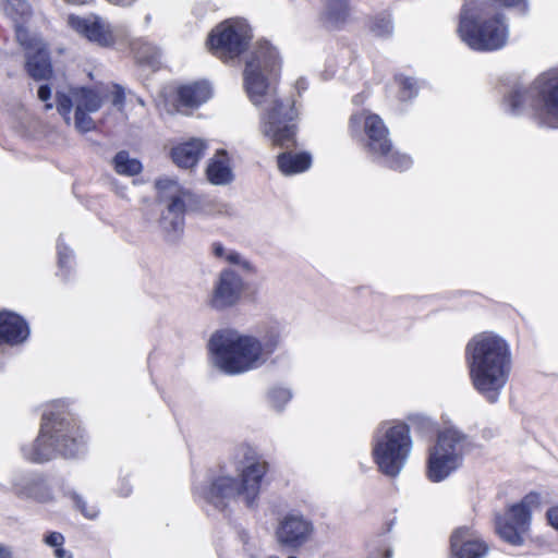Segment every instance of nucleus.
Returning <instances> with one entry per match:
<instances>
[{
	"mask_svg": "<svg viewBox=\"0 0 558 558\" xmlns=\"http://www.w3.org/2000/svg\"><path fill=\"white\" fill-rule=\"evenodd\" d=\"M281 66L276 47L267 40L256 41L245 58L244 86L251 102L260 111V131L274 144L284 148L295 145L298 118L295 100L280 95L270 77Z\"/></svg>",
	"mask_w": 558,
	"mask_h": 558,
	"instance_id": "1",
	"label": "nucleus"
},
{
	"mask_svg": "<svg viewBox=\"0 0 558 558\" xmlns=\"http://www.w3.org/2000/svg\"><path fill=\"white\" fill-rule=\"evenodd\" d=\"M465 362L473 388L488 402L498 401L511 372L507 341L494 332H480L466 343Z\"/></svg>",
	"mask_w": 558,
	"mask_h": 558,
	"instance_id": "2",
	"label": "nucleus"
},
{
	"mask_svg": "<svg viewBox=\"0 0 558 558\" xmlns=\"http://www.w3.org/2000/svg\"><path fill=\"white\" fill-rule=\"evenodd\" d=\"M213 364L228 375H238L260 367L263 362L259 339L236 330L215 333L209 342Z\"/></svg>",
	"mask_w": 558,
	"mask_h": 558,
	"instance_id": "3",
	"label": "nucleus"
},
{
	"mask_svg": "<svg viewBox=\"0 0 558 558\" xmlns=\"http://www.w3.org/2000/svg\"><path fill=\"white\" fill-rule=\"evenodd\" d=\"M412 449L410 426L402 422H385L377 429L372 454L378 470L395 477L407 464Z\"/></svg>",
	"mask_w": 558,
	"mask_h": 558,
	"instance_id": "4",
	"label": "nucleus"
},
{
	"mask_svg": "<svg viewBox=\"0 0 558 558\" xmlns=\"http://www.w3.org/2000/svg\"><path fill=\"white\" fill-rule=\"evenodd\" d=\"M509 104L513 113L531 108L541 120L558 126V69L542 73L530 88H515Z\"/></svg>",
	"mask_w": 558,
	"mask_h": 558,
	"instance_id": "5",
	"label": "nucleus"
},
{
	"mask_svg": "<svg viewBox=\"0 0 558 558\" xmlns=\"http://www.w3.org/2000/svg\"><path fill=\"white\" fill-rule=\"evenodd\" d=\"M102 106L98 92L87 87L66 86L56 92V108L66 124L73 122L81 132H90L96 128L92 114Z\"/></svg>",
	"mask_w": 558,
	"mask_h": 558,
	"instance_id": "6",
	"label": "nucleus"
},
{
	"mask_svg": "<svg viewBox=\"0 0 558 558\" xmlns=\"http://www.w3.org/2000/svg\"><path fill=\"white\" fill-rule=\"evenodd\" d=\"M49 440L58 442L59 451L66 457H73L78 452V442L72 437L70 423L60 415H53L52 417L45 415L37 439L29 446L22 448L24 457L38 463L52 459L56 449L51 444H48Z\"/></svg>",
	"mask_w": 558,
	"mask_h": 558,
	"instance_id": "7",
	"label": "nucleus"
},
{
	"mask_svg": "<svg viewBox=\"0 0 558 558\" xmlns=\"http://www.w3.org/2000/svg\"><path fill=\"white\" fill-rule=\"evenodd\" d=\"M459 33L470 48L483 51L500 49L509 38V28L501 14L488 17L465 12L461 17Z\"/></svg>",
	"mask_w": 558,
	"mask_h": 558,
	"instance_id": "8",
	"label": "nucleus"
},
{
	"mask_svg": "<svg viewBox=\"0 0 558 558\" xmlns=\"http://www.w3.org/2000/svg\"><path fill=\"white\" fill-rule=\"evenodd\" d=\"M465 436L454 427H448L438 435L429 449L426 475L434 483L446 480L462 462Z\"/></svg>",
	"mask_w": 558,
	"mask_h": 558,
	"instance_id": "9",
	"label": "nucleus"
},
{
	"mask_svg": "<svg viewBox=\"0 0 558 558\" xmlns=\"http://www.w3.org/2000/svg\"><path fill=\"white\" fill-rule=\"evenodd\" d=\"M252 37V29L246 21L231 19L218 24L209 33L206 45L214 56L228 61L245 51Z\"/></svg>",
	"mask_w": 558,
	"mask_h": 558,
	"instance_id": "10",
	"label": "nucleus"
},
{
	"mask_svg": "<svg viewBox=\"0 0 558 558\" xmlns=\"http://www.w3.org/2000/svg\"><path fill=\"white\" fill-rule=\"evenodd\" d=\"M159 198L167 203V210L160 219V227L168 242H177L184 230L183 213L186 193L177 181L162 178L156 181Z\"/></svg>",
	"mask_w": 558,
	"mask_h": 558,
	"instance_id": "11",
	"label": "nucleus"
},
{
	"mask_svg": "<svg viewBox=\"0 0 558 558\" xmlns=\"http://www.w3.org/2000/svg\"><path fill=\"white\" fill-rule=\"evenodd\" d=\"M541 505L537 493L527 494L521 501L510 506L496 521V531L507 543L519 546L530 529L531 512Z\"/></svg>",
	"mask_w": 558,
	"mask_h": 558,
	"instance_id": "12",
	"label": "nucleus"
},
{
	"mask_svg": "<svg viewBox=\"0 0 558 558\" xmlns=\"http://www.w3.org/2000/svg\"><path fill=\"white\" fill-rule=\"evenodd\" d=\"M244 292V283L240 276L232 270H223L216 280L208 304L218 311L236 305Z\"/></svg>",
	"mask_w": 558,
	"mask_h": 558,
	"instance_id": "13",
	"label": "nucleus"
},
{
	"mask_svg": "<svg viewBox=\"0 0 558 558\" xmlns=\"http://www.w3.org/2000/svg\"><path fill=\"white\" fill-rule=\"evenodd\" d=\"M68 24L78 35L99 46H109L114 43L113 29L107 21L99 16L80 17L70 15Z\"/></svg>",
	"mask_w": 558,
	"mask_h": 558,
	"instance_id": "14",
	"label": "nucleus"
},
{
	"mask_svg": "<svg viewBox=\"0 0 558 558\" xmlns=\"http://www.w3.org/2000/svg\"><path fill=\"white\" fill-rule=\"evenodd\" d=\"M451 555L454 558H483L488 553V545L480 534L470 527H458L450 537Z\"/></svg>",
	"mask_w": 558,
	"mask_h": 558,
	"instance_id": "15",
	"label": "nucleus"
},
{
	"mask_svg": "<svg viewBox=\"0 0 558 558\" xmlns=\"http://www.w3.org/2000/svg\"><path fill=\"white\" fill-rule=\"evenodd\" d=\"M312 532V524L303 517L289 515L280 521L276 538L280 546L295 549L308 541Z\"/></svg>",
	"mask_w": 558,
	"mask_h": 558,
	"instance_id": "16",
	"label": "nucleus"
},
{
	"mask_svg": "<svg viewBox=\"0 0 558 558\" xmlns=\"http://www.w3.org/2000/svg\"><path fill=\"white\" fill-rule=\"evenodd\" d=\"M352 122H363L368 138L367 146L373 154L386 155L390 151L391 142L388 138V130L379 116L362 112L354 116Z\"/></svg>",
	"mask_w": 558,
	"mask_h": 558,
	"instance_id": "17",
	"label": "nucleus"
},
{
	"mask_svg": "<svg viewBox=\"0 0 558 558\" xmlns=\"http://www.w3.org/2000/svg\"><path fill=\"white\" fill-rule=\"evenodd\" d=\"M21 46L26 53V70L28 74L35 80L48 78L52 70L43 39L33 34L26 38V44Z\"/></svg>",
	"mask_w": 558,
	"mask_h": 558,
	"instance_id": "18",
	"label": "nucleus"
},
{
	"mask_svg": "<svg viewBox=\"0 0 558 558\" xmlns=\"http://www.w3.org/2000/svg\"><path fill=\"white\" fill-rule=\"evenodd\" d=\"M267 472V463L259 458L246 459L241 470V487L243 499L247 506H252L258 496L260 481Z\"/></svg>",
	"mask_w": 558,
	"mask_h": 558,
	"instance_id": "19",
	"label": "nucleus"
},
{
	"mask_svg": "<svg viewBox=\"0 0 558 558\" xmlns=\"http://www.w3.org/2000/svg\"><path fill=\"white\" fill-rule=\"evenodd\" d=\"M2 10L14 23L16 40L20 45H25L26 38L33 35V33L25 27V24L32 15L28 2L26 0H3Z\"/></svg>",
	"mask_w": 558,
	"mask_h": 558,
	"instance_id": "20",
	"label": "nucleus"
},
{
	"mask_svg": "<svg viewBox=\"0 0 558 558\" xmlns=\"http://www.w3.org/2000/svg\"><path fill=\"white\" fill-rule=\"evenodd\" d=\"M319 16L326 27L341 28L350 21L351 5L349 0H323Z\"/></svg>",
	"mask_w": 558,
	"mask_h": 558,
	"instance_id": "21",
	"label": "nucleus"
},
{
	"mask_svg": "<svg viewBox=\"0 0 558 558\" xmlns=\"http://www.w3.org/2000/svg\"><path fill=\"white\" fill-rule=\"evenodd\" d=\"M206 147L205 141L191 138L175 145L171 150V158L181 168H192L198 163Z\"/></svg>",
	"mask_w": 558,
	"mask_h": 558,
	"instance_id": "22",
	"label": "nucleus"
},
{
	"mask_svg": "<svg viewBox=\"0 0 558 558\" xmlns=\"http://www.w3.org/2000/svg\"><path fill=\"white\" fill-rule=\"evenodd\" d=\"M28 336V327L19 315L11 312L0 313V343L16 344Z\"/></svg>",
	"mask_w": 558,
	"mask_h": 558,
	"instance_id": "23",
	"label": "nucleus"
},
{
	"mask_svg": "<svg viewBox=\"0 0 558 558\" xmlns=\"http://www.w3.org/2000/svg\"><path fill=\"white\" fill-rule=\"evenodd\" d=\"M210 96L211 89L207 83L182 86L178 89V111L187 114L190 110L207 101Z\"/></svg>",
	"mask_w": 558,
	"mask_h": 558,
	"instance_id": "24",
	"label": "nucleus"
},
{
	"mask_svg": "<svg viewBox=\"0 0 558 558\" xmlns=\"http://www.w3.org/2000/svg\"><path fill=\"white\" fill-rule=\"evenodd\" d=\"M206 173L208 181L215 185L228 184L233 180L230 159L225 149L217 150L209 159Z\"/></svg>",
	"mask_w": 558,
	"mask_h": 558,
	"instance_id": "25",
	"label": "nucleus"
},
{
	"mask_svg": "<svg viewBox=\"0 0 558 558\" xmlns=\"http://www.w3.org/2000/svg\"><path fill=\"white\" fill-rule=\"evenodd\" d=\"M277 165L282 174L293 175L310 169L312 156L308 153H282L277 158Z\"/></svg>",
	"mask_w": 558,
	"mask_h": 558,
	"instance_id": "26",
	"label": "nucleus"
},
{
	"mask_svg": "<svg viewBox=\"0 0 558 558\" xmlns=\"http://www.w3.org/2000/svg\"><path fill=\"white\" fill-rule=\"evenodd\" d=\"M210 499L214 502H217L218 499H232L235 497H242V487L241 483H238L231 476H220L218 477L211 485L210 488Z\"/></svg>",
	"mask_w": 558,
	"mask_h": 558,
	"instance_id": "27",
	"label": "nucleus"
},
{
	"mask_svg": "<svg viewBox=\"0 0 558 558\" xmlns=\"http://www.w3.org/2000/svg\"><path fill=\"white\" fill-rule=\"evenodd\" d=\"M17 495L25 498H34L39 501H47L49 493L40 478L21 477L15 484Z\"/></svg>",
	"mask_w": 558,
	"mask_h": 558,
	"instance_id": "28",
	"label": "nucleus"
},
{
	"mask_svg": "<svg viewBox=\"0 0 558 558\" xmlns=\"http://www.w3.org/2000/svg\"><path fill=\"white\" fill-rule=\"evenodd\" d=\"M112 165L117 173L122 175H136L142 171V163L136 158H132L125 150L119 151L113 160Z\"/></svg>",
	"mask_w": 558,
	"mask_h": 558,
	"instance_id": "29",
	"label": "nucleus"
},
{
	"mask_svg": "<svg viewBox=\"0 0 558 558\" xmlns=\"http://www.w3.org/2000/svg\"><path fill=\"white\" fill-rule=\"evenodd\" d=\"M281 341L282 331L279 326H270L265 330L262 339H259V345L262 347L264 363L278 349Z\"/></svg>",
	"mask_w": 558,
	"mask_h": 558,
	"instance_id": "30",
	"label": "nucleus"
},
{
	"mask_svg": "<svg viewBox=\"0 0 558 558\" xmlns=\"http://www.w3.org/2000/svg\"><path fill=\"white\" fill-rule=\"evenodd\" d=\"M136 58L140 62L155 68L160 63V50L156 46L146 43L137 48Z\"/></svg>",
	"mask_w": 558,
	"mask_h": 558,
	"instance_id": "31",
	"label": "nucleus"
},
{
	"mask_svg": "<svg viewBox=\"0 0 558 558\" xmlns=\"http://www.w3.org/2000/svg\"><path fill=\"white\" fill-rule=\"evenodd\" d=\"M380 156L386 158V162L389 167L397 170L407 169L411 165L410 157H408L407 155L399 154L398 151H392L391 148L389 153Z\"/></svg>",
	"mask_w": 558,
	"mask_h": 558,
	"instance_id": "32",
	"label": "nucleus"
},
{
	"mask_svg": "<svg viewBox=\"0 0 558 558\" xmlns=\"http://www.w3.org/2000/svg\"><path fill=\"white\" fill-rule=\"evenodd\" d=\"M69 496L75 502V507L82 512V514L87 519L97 518L99 510L96 506H87V504L83 500V498L75 492H70Z\"/></svg>",
	"mask_w": 558,
	"mask_h": 558,
	"instance_id": "33",
	"label": "nucleus"
},
{
	"mask_svg": "<svg viewBox=\"0 0 558 558\" xmlns=\"http://www.w3.org/2000/svg\"><path fill=\"white\" fill-rule=\"evenodd\" d=\"M269 399L272 405L280 410L287 404L291 399V392L287 388H274L269 392Z\"/></svg>",
	"mask_w": 558,
	"mask_h": 558,
	"instance_id": "34",
	"label": "nucleus"
},
{
	"mask_svg": "<svg viewBox=\"0 0 558 558\" xmlns=\"http://www.w3.org/2000/svg\"><path fill=\"white\" fill-rule=\"evenodd\" d=\"M400 97L402 100H409L416 95V82L411 77H399Z\"/></svg>",
	"mask_w": 558,
	"mask_h": 558,
	"instance_id": "35",
	"label": "nucleus"
},
{
	"mask_svg": "<svg viewBox=\"0 0 558 558\" xmlns=\"http://www.w3.org/2000/svg\"><path fill=\"white\" fill-rule=\"evenodd\" d=\"M372 32L378 37H385L392 33V24L389 20L381 19L372 26Z\"/></svg>",
	"mask_w": 558,
	"mask_h": 558,
	"instance_id": "36",
	"label": "nucleus"
},
{
	"mask_svg": "<svg viewBox=\"0 0 558 558\" xmlns=\"http://www.w3.org/2000/svg\"><path fill=\"white\" fill-rule=\"evenodd\" d=\"M203 211L205 215H226L229 214V206L220 202H208Z\"/></svg>",
	"mask_w": 558,
	"mask_h": 558,
	"instance_id": "37",
	"label": "nucleus"
},
{
	"mask_svg": "<svg viewBox=\"0 0 558 558\" xmlns=\"http://www.w3.org/2000/svg\"><path fill=\"white\" fill-rule=\"evenodd\" d=\"M225 262L232 264V265L240 266L244 270L251 269V264L245 258H243V256L241 254H239L238 252H235L233 250L229 251Z\"/></svg>",
	"mask_w": 558,
	"mask_h": 558,
	"instance_id": "38",
	"label": "nucleus"
},
{
	"mask_svg": "<svg viewBox=\"0 0 558 558\" xmlns=\"http://www.w3.org/2000/svg\"><path fill=\"white\" fill-rule=\"evenodd\" d=\"M45 543L50 547L58 548L63 545L64 537L61 533L51 532L45 537Z\"/></svg>",
	"mask_w": 558,
	"mask_h": 558,
	"instance_id": "39",
	"label": "nucleus"
},
{
	"mask_svg": "<svg viewBox=\"0 0 558 558\" xmlns=\"http://www.w3.org/2000/svg\"><path fill=\"white\" fill-rule=\"evenodd\" d=\"M546 517L548 523L558 531V507H551L548 509Z\"/></svg>",
	"mask_w": 558,
	"mask_h": 558,
	"instance_id": "40",
	"label": "nucleus"
},
{
	"mask_svg": "<svg viewBox=\"0 0 558 558\" xmlns=\"http://www.w3.org/2000/svg\"><path fill=\"white\" fill-rule=\"evenodd\" d=\"M229 248L225 247L223 245L219 244V243H215L213 245V252L215 254V256L226 260V257L229 253Z\"/></svg>",
	"mask_w": 558,
	"mask_h": 558,
	"instance_id": "41",
	"label": "nucleus"
},
{
	"mask_svg": "<svg viewBox=\"0 0 558 558\" xmlns=\"http://www.w3.org/2000/svg\"><path fill=\"white\" fill-rule=\"evenodd\" d=\"M0 558H14L13 548L9 545L0 543Z\"/></svg>",
	"mask_w": 558,
	"mask_h": 558,
	"instance_id": "42",
	"label": "nucleus"
},
{
	"mask_svg": "<svg viewBox=\"0 0 558 558\" xmlns=\"http://www.w3.org/2000/svg\"><path fill=\"white\" fill-rule=\"evenodd\" d=\"M50 96H51L50 88L47 85H41L38 89V98L41 101H47V100H49Z\"/></svg>",
	"mask_w": 558,
	"mask_h": 558,
	"instance_id": "43",
	"label": "nucleus"
},
{
	"mask_svg": "<svg viewBox=\"0 0 558 558\" xmlns=\"http://www.w3.org/2000/svg\"><path fill=\"white\" fill-rule=\"evenodd\" d=\"M123 93L121 89L117 88L113 95L112 104L117 107H121L123 102Z\"/></svg>",
	"mask_w": 558,
	"mask_h": 558,
	"instance_id": "44",
	"label": "nucleus"
},
{
	"mask_svg": "<svg viewBox=\"0 0 558 558\" xmlns=\"http://www.w3.org/2000/svg\"><path fill=\"white\" fill-rule=\"evenodd\" d=\"M56 558H72V554L62 548V546L56 548L54 550Z\"/></svg>",
	"mask_w": 558,
	"mask_h": 558,
	"instance_id": "45",
	"label": "nucleus"
},
{
	"mask_svg": "<svg viewBox=\"0 0 558 558\" xmlns=\"http://www.w3.org/2000/svg\"><path fill=\"white\" fill-rule=\"evenodd\" d=\"M58 254H59V263L60 265H63L65 262V248H63L61 245L58 246Z\"/></svg>",
	"mask_w": 558,
	"mask_h": 558,
	"instance_id": "46",
	"label": "nucleus"
},
{
	"mask_svg": "<svg viewBox=\"0 0 558 558\" xmlns=\"http://www.w3.org/2000/svg\"><path fill=\"white\" fill-rule=\"evenodd\" d=\"M65 1L69 2V3H73V4H83L87 0H65Z\"/></svg>",
	"mask_w": 558,
	"mask_h": 558,
	"instance_id": "47",
	"label": "nucleus"
},
{
	"mask_svg": "<svg viewBox=\"0 0 558 558\" xmlns=\"http://www.w3.org/2000/svg\"><path fill=\"white\" fill-rule=\"evenodd\" d=\"M392 551L390 549L385 550L384 558H391Z\"/></svg>",
	"mask_w": 558,
	"mask_h": 558,
	"instance_id": "48",
	"label": "nucleus"
},
{
	"mask_svg": "<svg viewBox=\"0 0 558 558\" xmlns=\"http://www.w3.org/2000/svg\"><path fill=\"white\" fill-rule=\"evenodd\" d=\"M118 193H119V195H120L121 197H123V198H124V197H126V195H125V193H124V191H123V190L119 191Z\"/></svg>",
	"mask_w": 558,
	"mask_h": 558,
	"instance_id": "49",
	"label": "nucleus"
},
{
	"mask_svg": "<svg viewBox=\"0 0 558 558\" xmlns=\"http://www.w3.org/2000/svg\"><path fill=\"white\" fill-rule=\"evenodd\" d=\"M45 107H46V109H51L53 106L51 102H47Z\"/></svg>",
	"mask_w": 558,
	"mask_h": 558,
	"instance_id": "50",
	"label": "nucleus"
},
{
	"mask_svg": "<svg viewBox=\"0 0 558 558\" xmlns=\"http://www.w3.org/2000/svg\"><path fill=\"white\" fill-rule=\"evenodd\" d=\"M379 556H380V554H379V553H377L375 556H372V557H369V558H378Z\"/></svg>",
	"mask_w": 558,
	"mask_h": 558,
	"instance_id": "51",
	"label": "nucleus"
},
{
	"mask_svg": "<svg viewBox=\"0 0 558 558\" xmlns=\"http://www.w3.org/2000/svg\"><path fill=\"white\" fill-rule=\"evenodd\" d=\"M288 558H298V557H296V556H294V555H291V556H289Z\"/></svg>",
	"mask_w": 558,
	"mask_h": 558,
	"instance_id": "52",
	"label": "nucleus"
}]
</instances>
